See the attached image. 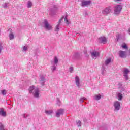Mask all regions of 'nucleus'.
I'll return each instance as SVG.
<instances>
[{
  "label": "nucleus",
  "instance_id": "nucleus-2",
  "mask_svg": "<svg viewBox=\"0 0 130 130\" xmlns=\"http://www.w3.org/2000/svg\"><path fill=\"white\" fill-rule=\"evenodd\" d=\"M110 12H111V9H110V8L107 7L102 11V13L103 14V15H107L110 13Z\"/></svg>",
  "mask_w": 130,
  "mask_h": 130
},
{
  "label": "nucleus",
  "instance_id": "nucleus-30",
  "mask_svg": "<svg viewBox=\"0 0 130 130\" xmlns=\"http://www.w3.org/2000/svg\"><path fill=\"white\" fill-rule=\"evenodd\" d=\"M58 30H59V28H58V25H57V26H56L55 31H56L57 32H58Z\"/></svg>",
  "mask_w": 130,
  "mask_h": 130
},
{
  "label": "nucleus",
  "instance_id": "nucleus-5",
  "mask_svg": "<svg viewBox=\"0 0 130 130\" xmlns=\"http://www.w3.org/2000/svg\"><path fill=\"white\" fill-rule=\"evenodd\" d=\"M100 53L99 52L94 51L91 53V57L93 59H96L98 56H99Z\"/></svg>",
  "mask_w": 130,
  "mask_h": 130
},
{
  "label": "nucleus",
  "instance_id": "nucleus-24",
  "mask_svg": "<svg viewBox=\"0 0 130 130\" xmlns=\"http://www.w3.org/2000/svg\"><path fill=\"white\" fill-rule=\"evenodd\" d=\"M2 95H6L7 94V91L6 90H3L1 91Z\"/></svg>",
  "mask_w": 130,
  "mask_h": 130
},
{
  "label": "nucleus",
  "instance_id": "nucleus-13",
  "mask_svg": "<svg viewBox=\"0 0 130 130\" xmlns=\"http://www.w3.org/2000/svg\"><path fill=\"white\" fill-rule=\"evenodd\" d=\"M45 113L47 115H50V114H52L53 113V111L52 110H49V111H45Z\"/></svg>",
  "mask_w": 130,
  "mask_h": 130
},
{
  "label": "nucleus",
  "instance_id": "nucleus-16",
  "mask_svg": "<svg viewBox=\"0 0 130 130\" xmlns=\"http://www.w3.org/2000/svg\"><path fill=\"white\" fill-rule=\"evenodd\" d=\"M118 96V100L120 101L122 99V94L121 93H119L117 95Z\"/></svg>",
  "mask_w": 130,
  "mask_h": 130
},
{
  "label": "nucleus",
  "instance_id": "nucleus-6",
  "mask_svg": "<svg viewBox=\"0 0 130 130\" xmlns=\"http://www.w3.org/2000/svg\"><path fill=\"white\" fill-rule=\"evenodd\" d=\"M91 4V1H82L81 6L82 7H86V6H89Z\"/></svg>",
  "mask_w": 130,
  "mask_h": 130
},
{
  "label": "nucleus",
  "instance_id": "nucleus-15",
  "mask_svg": "<svg viewBox=\"0 0 130 130\" xmlns=\"http://www.w3.org/2000/svg\"><path fill=\"white\" fill-rule=\"evenodd\" d=\"M123 73L124 75H127L129 73V70L127 68H125Z\"/></svg>",
  "mask_w": 130,
  "mask_h": 130
},
{
  "label": "nucleus",
  "instance_id": "nucleus-22",
  "mask_svg": "<svg viewBox=\"0 0 130 130\" xmlns=\"http://www.w3.org/2000/svg\"><path fill=\"white\" fill-rule=\"evenodd\" d=\"M34 86H31L30 87L29 90V92H30V93H32V92H33V90H34Z\"/></svg>",
  "mask_w": 130,
  "mask_h": 130
},
{
  "label": "nucleus",
  "instance_id": "nucleus-27",
  "mask_svg": "<svg viewBox=\"0 0 130 130\" xmlns=\"http://www.w3.org/2000/svg\"><path fill=\"white\" fill-rule=\"evenodd\" d=\"M124 77L125 80H128V76H127V74H124Z\"/></svg>",
  "mask_w": 130,
  "mask_h": 130
},
{
  "label": "nucleus",
  "instance_id": "nucleus-1",
  "mask_svg": "<svg viewBox=\"0 0 130 130\" xmlns=\"http://www.w3.org/2000/svg\"><path fill=\"white\" fill-rule=\"evenodd\" d=\"M122 9V7L121 5H117L116 7H115V9L114 10V13L116 15H118L121 11V10Z\"/></svg>",
  "mask_w": 130,
  "mask_h": 130
},
{
  "label": "nucleus",
  "instance_id": "nucleus-20",
  "mask_svg": "<svg viewBox=\"0 0 130 130\" xmlns=\"http://www.w3.org/2000/svg\"><path fill=\"white\" fill-rule=\"evenodd\" d=\"M101 97H102V96L100 94L96 95H95V100H99L100 99H101Z\"/></svg>",
  "mask_w": 130,
  "mask_h": 130
},
{
  "label": "nucleus",
  "instance_id": "nucleus-18",
  "mask_svg": "<svg viewBox=\"0 0 130 130\" xmlns=\"http://www.w3.org/2000/svg\"><path fill=\"white\" fill-rule=\"evenodd\" d=\"M64 21L66 24H68V25H69V24H71V22H70L69 20H68V18L67 17V16L65 17Z\"/></svg>",
  "mask_w": 130,
  "mask_h": 130
},
{
  "label": "nucleus",
  "instance_id": "nucleus-3",
  "mask_svg": "<svg viewBox=\"0 0 130 130\" xmlns=\"http://www.w3.org/2000/svg\"><path fill=\"white\" fill-rule=\"evenodd\" d=\"M44 24L45 25V28L47 29V30H51V29H52V26L49 25V23H48V22L47 21V20H44Z\"/></svg>",
  "mask_w": 130,
  "mask_h": 130
},
{
  "label": "nucleus",
  "instance_id": "nucleus-23",
  "mask_svg": "<svg viewBox=\"0 0 130 130\" xmlns=\"http://www.w3.org/2000/svg\"><path fill=\"white\" fill-rule=\"evenodd\" d=\"M122 48H124V49H127V46H126V44H124L122 45Z\"/></svg>",
  "mask_w": 130,
  "mask_h": 130
},
{
  "label": "nucleus",
  "instance_id": "nucleus-10",
  "mask_svg": "<svg viewBox=\"0 0 130 130\" xmlns=\"http://www.w3.org/2000/svg\"><path fill=\"white\" fill-rule=\"evenodd\" d=\"M0 115L2 116H7V113L4 111V109H0Z\"/></svg>",
  "mask_w": 130,
  "mask_h": 130
},
{
  "label": "nucleus",
  "instance_id": "nucleus-11",
  "mask_svg": "<svg viewBox=\"0 0 130 130\" xmlns=\"http://www.w3.org/2000/svg\"><path fill=\"white\" fill-rule=\"evenodd\" d=\"M119 55L120 57H126V54L124 51H120L119 52Z\"/></svg>",
  "mask_w": 130,
  "mask_h": 130
},
{
  "label": "nucleus",
  "instance_id": "nucleus-31",
  "mask_svg": "<svg viewBox=\"0 0 130 130\" xmlns=\"http://www.w3.org/2000/svg\"><path fill=\"white\" fill-rule=\"evenodd\" d=\"M23 49L24 51H26V50H27V49H28V48H27V47H26V46H24L23 48Z\"/></svg>",
  "mask_w": 130,
  "mask_h": 130
},
{
  "label": "nucleus",
  "instance_id": "nucleus-33",
  "mask_svg": "<svg viewBox=\"0 0 130 130\" xmlns=\"http://www.w3.org/2000/svg\"><path fill=\"white\" fill-rule=\"evenodd\" d=\"M115 2H116L117 3H118L119 1H121V0H115Z\"/></svg>",
  "mask_w": 130,
  "mask_h": 130
},
{
  "label": "nucleus",
  "instance_id": "nucleus-26",
  "mask_svg": "<svg viewBox=\"0 0 130 130\" xmlns=\"http://www.w3.org/2000/svg\"><path fill=\"white\" fill-rule=\"evenodd\" d=\"M69 70H70V73H73V72L74 71V68H73L72 67H70Z\"/></svg>",
  "mask_w": 130,
  "mask_h": 130
},
{
  "label": "nucleus",
  "instance_id": "nucleus-17",
  "mask_svg": "<svg viewBox=\"0 0 130 130\" xmlns=\"http://www.w3.org/2000/svg\"><path fill=\"white\" fill-rule=\"evenodd\" d=\"M54 62L55 64H57V63H58V59H57V56L54 57Z\"/></svg>",
  "mask_w": 130,
  "mask_h": 130
},
{
  "label": "nucleus",
  "instance_id": "nucleus-32",
  "mask_svg": "<svg viewBox=\"0 0 130 130\" xmlns=\"http://www.w3.org/2000/svg\"><path fill=\"white\" fill-rule=\"evenodd\" d=\"M55 70H56V67H53L52 68V71H55Z\"/></svg>",
  "mask_w": 130,
  "mask_h": 130
},
{
  "label": "nucleus",
  "instance_id": "nucleus-29",
  "mask_svg": "<svg viewBox=\"0 0 130 130\" xmlns=\"http://www.w3.org/2000/svg\"><path fill=\"white\" fill-rule=\"evenodd\" d=\"M2 49H3V46L2 45V43H0V53L2 52Z\"/></svg>",
  "mask_w": 130,
  "mask_h": 130
},
{
  "label": "nucleus",
  "instance_id": "nucleus-9",
  "mask_svg": "<svg viewBox=\"0 0 130 130\" xmlns=\"http://www.w3.org/2000/svg\"><path fill=\"white\" fill-rule=\"evenodd\" d=\"M34 97H39V90L37 88L35 90V92H34Z\"/></svg>",
  "mask_w": 130,
  "mask_h": 130
},
{
  "label": "nucleus",
  "instance_id": "nucleus-8",
  "mask_svg": "<svg viewBox=\"0 0 130 130\" xmlns=\"http://www.w3.org/2000/svg\"><path fill=\"white\" fill-rule=\"evenodd\" d=\"M99 40L101 43H106V42H107V40L105 37H102L99 38Z\"/></svg>",
  "mask_w": 130,
  "mask_h": 130
},
{
  "label": "nucleus",
  "instance_id": "nucleus-14",
  "mask_svg": "<svg viewBox=\"0 0 130 130\" xmlns=\"http://www.w3.org/2000/svg\"><path fill=\"white\" fill-rule=\"evenodd\" d=\"M110 62H111V58H109L108 59H107L105 62V64H106V66H107V64H108L109 63H110Z\"/></svg>",
  "mask_w": 130,
  "mask_h": 130
},
{
  "label": "nucleus",
  "instance_id": "nucleus-7",
  "mask_svg": "<svg viewBox=\"0 0 130 130\" xmlns=\"http://www.w3.org/2000/svg\"><path fill=\"white\" fill-rule=\"evenodd\" d=\"M61 114H63V110L62 109L58 110L56 113V116L57 117H59L60 115H61Z\"/></svg>",
  "mask_w": 130,
  "mask_h": 130
},
{
  "label": "nucleus",
  "instance_id": "nucleus-19",
  "mask_svg": "<svg viewBox=\"0 0 130 130\" xmlns=\"http://www.w3.org/2000/svg\"><path fill=\"white\" fill-rule=\"evenodd\" d=\"M9 38L10 39V40H12V39H13V38H14V34L13 32H11L10 33Z\"/></svg>",
  "mask_w": 130,
  "mask_h": 130
},
{
  "label": "nucleus",
  "instance_id": "nucleus-4",
  "mask_svg": "<svg viewBox=\"0 0 130 130\" xmlns=\"http://www.w3.org/2000/svg\"><path fill=\"white\" fill-rule=\"evenodd\" d=\"M114 106L116 110H119L120 109V102L118 101H115L114 102Z\"/></svg>",
  "mask_w": 130,
  "mask_h": 130
},
{
  "label": "nucleus",
  "instance_id": "nucleus-12",
  "mask_svg": "<svg viewBox=\"0 0 130 130\" xmlns=\"http://www.w3.org/2000/svg\"><path fill=\"white\" fill-rule=\"evenodd\" d=\"M75 81L77 86L79 87V86H80V78H79V76H76L75 77Z\"/></svg>",
  "mask_w": 130,
  "mask_h": 130
},
{
  "label": "nucleus",
  "instance_id": "nucleus-28",
  "mask_svg": "<svg viewBox=\"0 0 130 130\" xmlns=\"http://www.w3.org/2000/svg\"><path fill=\"white\" fill-rule=\"evenodd\" d=\"M5 128H4V125L1 124L0 125V130H4Z\"/></svg>",
  "mask_w": 130,
  "mask_h": 130
},
{
  "label": "nucleus",
  "instance_id": "nucleus-21",
  "mask_svg": "<svg viewBox=\"0 0 130 130\" xmlns=\"http://www.w3.org/2000/svg\"><path fill=\"white\" fill-rule=\"evenodd\" d=\"M77 124L78 126H81L82 125V123L80 120L77 121Z\"/></svg>",
  "mask_w": 130,
  "mask_h": 130
},
{
  "label": "nucleus",
  "instance_id": "nucleus-25",
  "mask_svg": "<svg viewBox=\"0 0 130 130\" xmlns=\"http://www.w3.org/2000/svg\"><path fill=\"white\" fill-rule=\"evenodd\" d=\"M32 7V3L30 1L28 3V8H31Z\"/></svg>",
  "mask_w": 130,
  "mask_h": 130
}]
</instances>
